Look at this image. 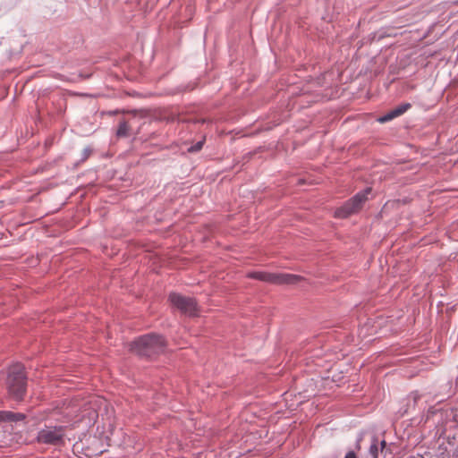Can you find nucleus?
<instances>
[{"instance_id": "f257e3e1", "label": "nucleus", "mask_w": 458, "mask_h": 458, "mask_svg": "<svg viewBox=\"0 0 458 458\" xmlns=\"http://www.w3.org/2000/svg\"><path fill=\"white\" fill-rule=\"evenodd\" d=\"M106 404V401L105 399L92 396L81 406L80 410L78 404H72L66 407L63 413L67 420L72 422V427L81 428V429L91 428L95 426L98 417V409Z\"/></svg>"}, {"instance_id": "f03ea898", "label": "nucleus", "mask_w": 458, "mask_h": 458, "mask_svg": "<svg viewBox=\"0 0 458 458\" xmlns=\"http://www.w3.org/2000/svg\"><path fill=\"white\" fill-rule=\"evenodd\" d=\"M6 386L10 398L15 401L23 399L26 393V376L22 365L15 364L10 367Z\"/></svg>"}, {"instance_id": "7ed1b4c3", "label": "nucleus", "mask_w": 458, "mask_h": 458, "mask_svg": "<svg viewBox=\"0 0 458 458\" xmlns=\"http://www.w3.org/2000/svg\"><path fill=\"white\" fill-rule=\"evenodd\" d=\"M247 277L276 284H293L301 279V277L296 275L267 273L263 271L250 272L247 275Z\"/></svg>"}, {"instance_id": "20e7f679", "label": "nucleus", "mask_w": 458, "mask_h": 458, "mask_svg": "<svg viewBox=\"0 0 458 458\" xmlns=\"http://www.w3.org/2000/svg\"><path fill=\"white\" fill-rule=\"evenodd\" d=\"M371 192V188H367L361 192L357 193L353 198L348 200L343 207L335 210V216L345 218L358 212L368 199V195Z\"/></svg>"}, {"instance_id": "39448f33", "label": "nucleus", "mask_w": 458, "mask_h": 458, "mask_svg": "<svg viewBox=\"0 0 458 458\" xmlns=\"http://www.w3.org/2000/svg\"><path fill=\"white\" fill-rule=\"evenodd\" d=\"M169 301L174 307L183 314L189 316H196L198 314V305L193 298L174 293L169 295Z\"/></svg>"}, {"instance_id": "423d86ee", "label": "nucleus", "mask_w": 458, "mask_h": 458, "mask_svg": "<svg viewBox=\"0 0 458 458\" xmlns=\"http://www.w3.org/2000/svg\"><path fill=\"white\" fill-rule=\"evenodd\" d=\"M166 344L165 339L155 334L145 335V357H153L165 352Z\"/></svg>"}, {"instance_id": "0eeeda50", "label": "nucleus", "mask_w": 458, "mask_h": 458, "mask_svg": "<svg viewBox=\"0 0 458 458\" xmlns=\"http://www.w3.org/2000/svg\"><path fill=\"white\" fill-rule=\"evenodd\" d=\"M26 416L21 412L11 411H0V426H14L20 421H23Z\"/></svg>"}, {"instance_id": "6e6552de", "label": "nucleus", "mask_w": 458, "mask_h": 458, "mask_svg": "<svg viewBox=\"0 0 458 458\" xmlns=\"http://www.w3.org/2000/svg\"><path fill=\"white\" fill-rule=\"evenodd\" d=\"M37 438L46 444H56L62 438L60 431H38Z\"/></svg>"}, {"instance_id": "1a4fd4ad", "label": "nucleus", "mask_w": 458, "mask_h": 458, "mask_svg": "<svg viewBox=\"0 0 458 458\" xmlns=\"http://www.w3.org/2000/svg\"><path fill=\"white\" fill-rule=\"evenodd\" d=\"M411 106L409 103L402 104L399 106L395 107L394 109L391 110L386 115L380 117L378 119V121L380 123L388 122V121H390L394 118H396V117L402 115L403 114H404L407 110H409L411 108Z\"/></svg>"}, {"instance_id": "9d476101", "label": "nucleus", "mask_w": 458, "mask_h": 458, "mask_svg": "<svg viewBox=\"0 0 458 458\" xmlns=\"http://www.w3.org/2000/svg\"><path fill=\"white\" fill-rule=\"evenodd\" d=\"M419 395L417 394H412L411 396L407 398V409L403 411V413L408 412L410 409H413L417 403V401L419 399Z\"/></svg>"}, {"instance_id": "9b49d317", "label": "nucleus", "mask_w": 458, "mask_h": 458, "mask_svg": "<svg viewBox=\"0 0 458 458\" xmlns=\"http://www.w3.org/2000/svg\"><path fill=\"white\" fill-rule=\"evenodd\" d=\"M129 125L127 123H121L117 130L118 136H126L128 134Z\"/></svg>"}, {"instance_id": "f8f14e48", "label": "nucleus", "mask_w": 458, "mask_h": 458, "mask_svg": "<svg viewBox=\"0 0 458 458\" xmlns=\"http://www.w3.org/2000/svg\"><path fill=\"white\" fill-rule=\"evenodd\" d=\"M203 147V140H200L199 142H197L194 146L191 147L189 148V151L191 152H197V151H199Z\"/></svg>"}, {"instance_id": "ddd939ff", "label": "nucleus", "mask_w": 458, "mask_h": 458, "mask_svg": "<svg viewBox=\"0 0 458 458\" xmlns=\"http://www.w3.org/2000/svg\"><path fill=\"white\" fill-rule=\"evenodd\" d=\"M369 451L374 458H377V446L376 444L371 445Z\"/></svg>"}, {"instance_id": "4468645a", "label": "nucleus", "mask_w": 458, "mask_h": 458, "mask_svg": "<svg viewBox=\"0 0 458 458\" xmlns=\"http://www.w3.org/2000/svg\"><path fill=\"white\" fill-rule=\"evenodd\" d=\"M344 458H356V454L353 451H350L346 454Z\"/></svg>"}, {"instance_id": "2eb2a0df", "label": "nucleus", "mask_w": 458, "mask_h": 458, "mask_svg": "<svg viewBox=\"0 0 458 458\" xmlns=\"http://www.w3.org/2000/svg\"><path fill=\"white\" fill-rule=\"evenodd\" d=\"M138 344H139L138 343H135L133 345H131V350H132L133 352H138V353H140V349H138Z\"/></svg>"}, {"instance_id": "dca6fc26", "label": "nucleus", "mask_w": 458, "mask_h": 458, "mask_svg": "<svg viewBox=\"0 0 458 458\" xmlns=\"http://www.w3.org/2000/svg\"><path fill=\"white\" fill-rule=\"evenodd\" d=\"M54 429L61 430V429H63V427H61V426H60V427H56V426H55V427H54Z\"/></svg>"}, {"instance_id": "f3484780", "label": "nucleus", "mask_w": 458, "mask_h": 458, "mask_svg": "<svg viewBox=\"0 0 458 458\" xmlns=\"http://www.w3.org/2000/svg\"><path fill=\"white\" fill-rule=\"evenodd\" d=\"M385 445H386V442L382 441V445L385 446Z\"/></svg>"}]
</instances>
